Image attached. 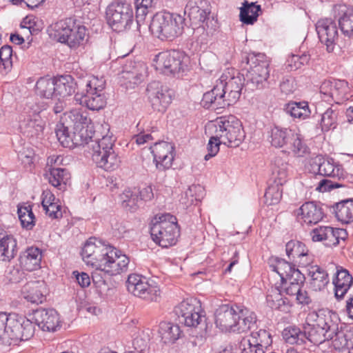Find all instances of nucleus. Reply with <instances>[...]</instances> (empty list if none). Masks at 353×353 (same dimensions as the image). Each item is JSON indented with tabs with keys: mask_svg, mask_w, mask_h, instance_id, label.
I'll return each instance as SVG.
<instances>
[{
	"mask_svg": "<svg viewBox=\"0 0 353 353\" xmlns=\"http://www.w3.org/2000/svg\"><path fill=\"white\" fill-rule=\"evenodd\" d=\"M268 134L269 141L274 148L290 150L298 157H303L309 152V148L303 141L301 136L291 129L275 125Z\"/></svg>",
	"mask_w": 353,
	"mask_h": 353,
	"instance_id": "423d86ee",
	"label": "nucleus"
},
{
	"mask_svg": "<svg viewBox=\"0 0 353 353\" xmlns=\"http://www.w3.org/2000/svg\"><path fill=\"white\" fill-rule=\"evenodd\" d=\"M335 216L342 223L353 222V199L341 201L335 204Z\"/></svg>",
	"mask_w": 353,
	"mask_h": 353,
	"instance_id": "ea45409f",
	"label": "nucleus"
},
{
	"mask_svg": "<svg viewBox=\"0 0 353 353\" xmlns=\"http://www.w3.org/2000/svg\"><path fill=\"white\" fill-rule=\"evenodd\" d=\"M238 316L239 318L236 319L233 332H245L256 327V314L243 305H241Z\"/></svg>",
	"mask_w": 353,
	"mask_h": 353,
	"instance_id": "c756f323",
	"label": "nucleus"
},
{
	"mask_svg": "<svg viewBox=\"0 0 353 353\" xmlns=\"http://www.w3.org/2000/svg\"><path fill=\"white\" fill-rule=\"evenodd\" d=\"M64 119L73 130L80 129L81 128H88L91 120L88 117L86 112H81L80 110H72L64 114Z\"/></svg>",
	"mask_w": 353,
	"mask_h": 353,
	"instance_id": "c9c22d12",
	"label": "nucleus"
},
{
	"mask_svg": "<svg viewBox=\"0 0 353 353\" xmlns=\"http://www.w3.org/2000/svg\"><path fill=\"white\" fill-rule=\"evenodd\" d=\"M174 312L188 327H195L205 320L200 303L196 299L183 301L175 307Z\"/></svg>",
	"mask_w": 353,
	"mask_h": 353,
	"instance_id": "ddd939ff",
	"label": "nucleus"
},
{
	"mask_svg": "<svg viewBox=\"0 0 353 353\" xmlns=\"http://www.w3.org/2000/svg\"><path fill=\"white\" fill-rule=\"evenodd\" d=\"M270 268L280 276L283 285L286 277L297 270L294 265H292L285 259L278 258L276 259V264L271 265Z\"/></svg>",
	"mask_w": 353,
	"mask_h": 353,
	"instance_id": "864d4df0",
	"label": "nucleus"
},
{
	"mask_svg": "<svg viewBox=\"0 0 353 353\" xmlns=\"http://www.w3.org/2000/svg\"><path fill=\"white\" fill-rule=\"evenodd\" d=\"M146 90L152 108L164 112L172 101V91L159 81L148 84Z\"/></svg>",
	"mask_w": 353,
	"mask_h": 353,
	"instance_id": "4468645a",
	"label": "nucleus"
},
{
	"mask_svg": "<svg viewBox=\"0 0 353 353\" xmlns=\"http://www.w3.org/2000/svg\"><path fill=\"white\" fill-rule=\"evenodd\" d=\"M108 247L109 245L104 244L96 238H90L86 241L81 250L83 259L99 267L105 254L108 253Z\"/></svg>",
	"mask_w": 353,
	"mask_h": 353,
	"instance_id": "aec40b11",
	"label": "nucleus"
},
{
	"mask_svg": "<svg viewBox=\"0 0 353 353\" xmlns=\"http://www.w3.org/2000/svg\"><path fill=\"white\" fill-rule=\"evenodd\" d=\"M258 1H244L240 8V21L245 24H253L261 11L260 6L256 5Z\"/></svg>",
	"mask_w": 353,
	"mask_h": 353,
	"instance_id": "a19ab883",
	"label": "nucleus"
},
{
	"mask_svg": "<svg viewBox=\"0 0 353 353\" xmlns=\"http://www.w3.org/2000/svg\"><path fill=\"white\" fill-rule=\"evenodd\" d=\"M17 241L12 235L5 234L0 239V260L10 261L17 254Z\"/></svg>",
	"mask_w": 353,
	"mask_h": 353,
	"instance_id": "f704fd0d",
	"label": "nucleus"
},
{
	"mask_svg": "<svg viewBox=\"0 0 353 353\" xmlns=\"http://www.w3.org/2000/svg\"><path fill=\"white\" fill-rule=\"evenodd\" d=\"M134 1V7L136 8V19L137 24L144 21L146 16L150 12H152V1H145L147 3H143L144 1Z\"/></svg>",
	"mask_w": 353,
	"mask_h": 353,
	"instance_id": "e2e57ef3",
	"label": "nucleus"
},
{
	"mask_svg": "<svg viewBox=\"0 0 353 353\" xmlns=\"http://www.w3.org/2000/svg\"><path fill=\"white\" fill-rule=\"evenodd\" d=\"M159 333L163 343H174L181 335V330L178 325L170 322H161L159 325Z\"/></svg>",
	"mask_w": 353,
	"mask_h": 353,
	"instance_id": "58836bf2",
	"label": "nucleus"
},
{
	"mask_svg": "<svg viewBox=\"0 0 353 353\" xmlns=\"http://www.w3.org/2000/svg\"><path fill=\"white\" fill-rule=\"evenodd\" d=\"M310 56L308 54L303 53L301 55L292 54L286 61L287 68L290 70H296L302 66L308 63Z\"/></svg>",
	"mask_w": 353,
	"mask_h": 353,
	"instance_id": "052dcab7",
	"label": "nucleus"
},
{
	"mask_svg": "<svg viewBox=\"0 0 353 353\" xmlns=\"http://www.w3.org/2000/svg\"><path fill=\"white\" fill-rule=\"evenodd\" d=\"M56 136L60 143L65 148H71L72 137L68 132V127L63 123L57 125Z\"/></svg>",
	"mask_w": 353,
	"mask_h": 353,
	"instance_id": "680f3d73",
	"label": "nucleus"
},
{
	"mask_svg": "<svg viewBox=\"0 0 353 353\" xmlns=\"http://www.w3.org/2000/svg\"><path fill=\"white\" fill-rule=\"evenodd\" d=\"M105 14L108 24L117 32L128 30L133 23V8L128 1H112Z\"/></svg>",
	"mask_w": 353,
	"mask_h": 353,
	"instance_id": "1a4fd4ad",
	"label": "nucleus"
},
{
	"mask_svg": "<svg viewBox=\"0 0 353 353\" xmlns=\"http://www.w3.org/2000/svg\"><path fill=\"white\" fill-rule=\"evenodd\" d=\"M183 54L178 50L161 52L153 59V65L157 71L166 75L183 71L186 64Z\"/></svg>",
	"mask_w": 353,
	"mask_h": 353,
	"instance_id": "9b49d317",
	"label": "nucleus"
},
{
	"mask_svg": "<svg viewBox=\"0 0 353 353\" xmlns=\"http://www.w3.org/2000/svg\"><path fill=\"white\" fill-rule=\"evenodd\" d=\"M333 12L341 32L348 37H353V7L340 3L334 6Z\"/></svg>",
	"mask_w": 353,
	"mask_h": 353,
	"instance_id": "4be33fe9",
	"label": "nucleus"
},
{
	"mask_svg": "<svg viewBox=\"0 0 353 353\" xmlns=\"http://www.w3.org/2000/svg\"><path fill=\"white\" fill-rule=\"evenodd\" d=\"M92 158L97 167L109 172L117 170L121 163L120 157L114 150L110 152H103L102 154L92 155Z\"/></svg>",
	"mask_w": 353,
	"mask_h": 353,
	"instance_id": "7c9ffc66",
	"label": "nucleus"
},
{
	"mask_svg": "<svg viewBox=\"0 0 353 353\" xmlns=\"http://www.w3.org/2000/svg\"><path fill=\"white\" fill-rule=\"evenodd\" d=\"M48 181L54 187L59 190L65 188V186L70 179V174L63 168H51L49 173L46 174Z\"/></svg>",
	"mask_w": 353,
	"mask_h": 353,
	"instance_id": "a18cd8bd",
	"label": "nucleus"
},
{
	"mask_svg": "<svg viewBox=\"0 0 353 353\" xmlns=\"http://www.w3.org/2000/svg\"><path fill=\"white\" fill-rule=\"evenodd\" d=\"M76 104L85 106L91 110H99L106 105V97L104 92H97L85 90V92L76 93L74 97Z\"/></svg>",
	"mask_w": 353,
	"mask_h": 353,
	"instance_id": "5701e85b",
	"label": "nucleus"
},
{
	"mask_svg": "<svg viewBox=\"0 0 353 353\" xmlns=\"http://www.w3.org/2000/svg\"><path fill=\"white\" fill-rule=\"evenodd\" d=\"M332 339H327V341L332 340V345L336 350H341L343 348H350L352 346L351 341L347 339V335L343 331H339L337 325L335 324L334 332L332 336Z\"/></svg>",
	"mask_w": 353,
	"mask_h": 353,
	"instance_id": "bf43d9fd",
	"label": "nucleus"
},
{
	"mask_svg": "<svg viewBox=\"0 0 353 353\" xmlns=\"http://www.w3.org/2000/svg\"><path fill=\"white\" fill-rule=\"evenodd\" d=\"M115 139L112 134H106L101 139H97L91 145L92 155L97 154H102L103 152H110L114 150Z\"/></svg>",
	"mask_w": 353,
	"mask_h": 353,
	"instance_id": "8fccbe9b",
	"label": "nucleus"
},
{
	"mask_svg": "<svg viewBox=\"0 0 353 353\" xmlns=\"http://www.w3.org/2000/svg\"><path fill=\"white\" fill-rule=\"evenodd\" d=\"M34 330L30 317L14 312H0V344L18 345L21 341L30 339Z\"/></svg>",
	"mask_w": 353,
	"mask_h": 353,
	"instance_id": "f03ea898",
	"label": "nucleus"
},
{
	"mask_svg": "<svg viewBox=\"0 0 353 353\" xmlns=\"http://www.w3.org/2000/svg\"><path fill=\"white\" fill-rule=\"evenodd\" d=\"M29 317L43 331L54 332L60 323L59 314L54 309L39 308Z\"/></svg>",
	"mask_w": 353,
	"mask_h": 353,
	"instance_id": "6ab92c4d",
	"label": "nucleus"
},
{
	"mask_svg": "<svg viewBox=\"0 0 353 353\" xmlns=\"http://www.w3.org/2000/svg\"><path fill=\"white\" fill-rule=\"evenodd\" d=\"M53 28L58 41L67 44L70 48L75 49L83 45L88 35L85 26L73 17L57 21Z\"/></svg>",
	"mask_w": 353,
	"mask_h": 353,
	"instance_id": "0eeeda50",
	"label": "nucleus"
},
{
	"mask_svg": "<svg viewBox=\"0 0 353 353\" xmlns=\"http://www.w3.org/2000/svg\"><path fill=\"white\" fill-rule=\"evenodd\" d=\"M149 343L150 336L144 332L137 336L132 342L134 349L138 352L137 353H145V350L149 347Z\"/></svg>",
	"mask_w": 353,
	"mask_h": 353,
	"instance_id": "338daca9",
	"label": "nucleus"
},
{
	"mask_svg": "<svg viewBox=\"0 0 353 353\" xmlns=\"http://www.w3.org/2000/svg\"><path fill=\"white\" fill-rule=\"evenodd\" d=\"M286 254L290 259L305 258L308 255V250L305 244L299 241H290L285 245Z\"/></svg>",
	"mask_w": 353,
	"mask_h": 353,
	"instance_id": "3c124183",
	"label": "nucleus"
},
{
	"mask_svg": "<svg viewBox=\"0 0 353 353\" xmlns=\"http://www.w3.org/2000/svg\"><path fill=\"white\" fill-rule=\"evenodd\" d=\"M54 79L56 97L64 98L71 95L79 85L69 74L60 76Z\"/></svg>",
	"mask_w": 353,
	"mask_h": 353,
	"instance_id": "72a5a7b5",
	"label": "nucleus"
},
{
	"mask_svg": "<svg viewBox=\"0 0 353 353\" xmlns=\"http://www.w3.org/2000/svg\"><path fill=\"white\" fill-rule=\"evenodd\" d=\"M289 164L282 157L276 156L272 163V172L275 182L284 184L287 181Z\"/></svg>",
	"mask_w": 353,
	"mask_h": 353,
	"instance_id": "e433bc0d",
	"label": "nucleus"
},
{
	"mask_svg": "<svg viewBox=\"0 0 353 353\" xmlns=\"http://www.w3.org/2000/svg\"><path fill=\"white\" fill-rule=\"evenodd\" d=\"M249 339L253 342V345L259 346L264 350L269 347L272 343L271 334L265 330L260 329L257 332H252Z\"/></svg>",
	"mask_w": 353,
	"mask_h": 353,
	"instance_id": "6e6d98bb",
	"label": "nucleus"
},
{
	"mask_svg": "<svg viewBox=\"0 0 353 353\" xmlns=\"http://www.w3.org/2000/svg\"><path fill=\"white\" fill-rule=\"evenodd\" d=\"M12 48L10 46L5 45L0 48V61L5 70H10L12 66Z\"/></svg>",
	"mask_w": 353,
	"mask_h": 353,
	"instance_id": "69168bd1",
	"label": "nucleus"
},
{
	"mask_svg": "<svg viewBox=\"0 0 353 353\" xmlns=\"http://www.w3.org/2000/svg\"><path fill=\"white\" fill-rule=\"evenodd\" d=\"M44 126L45 122L39 115L25 119L20 123L21 132L29 137H39L42 135Z\"/></svg>",
	"mask_w": 353,
	"mask_h": 353,
	"instance_id": "2f4dec72",
	"label": "nucleus"
},
{
	"mask_svg": "<svg viewBox=\"0 0 353 353\" xmlns=\"http://www.w3.org/2000/svg\"><path fill=\"white\" fill-rule=\"evenodd\" d=\"M315 26L320 41L326 46L328 52H332L338 39L336 23L330 18H325L319 19Z\"/></svg>",
	"mask_w": 353,
	"mask_h": 353,
	"instance_id": "dca6fc26",
	"label": "nucleus"
},
{
	"mask_svg": "<svg viewBox=\"0 0 353 353\" xmlns=\"http://www.w3.org/2000/svg\"><path fill=\"white\" fill-rule=\"evenodd\" d=\"M156 168L159 171H165L172 167L174 158V147L165 141L155 143L150 148Z\"/></svg>",
	"mask_w": 353,
	"mask_h": 353,
	"instance_id": "f3484780",
	"label": "nucleus"
},
{
	"mask_svg": "<svg viewBox=\"0 0 353 353\" xmlns=\"http://www.w3.org/2000/svg\"><path fill=\"white\" fill-rule=\"evenodd\" d=\"M285 112L293 118L305 119L311 114L308 103L306 101H292L285 105Z\"/></svg>",
	"mask_w": 353,
	"mask_h": 353,
	"instance_id": "79ce46f5",
	"label": "nucleus"
},
{
	"mask_svg": "<svg viewBox=\"0 0 353 353\" xmlns=\"http://www.w3.org/2000/svg\"><path fill=\"white\" fill-rule=\"evenodd\" d=\"M105 81L103 78L90 77L85 80V90L97 92H103Z\"/></svg>",
	"mask_w": 353,
	"mask_h": 353,
	"instance_id": "0e129e2a",
	"label": "nucleus"
},
{
	"mask_svg": "<svg viewBox=\"0 0 353 353\" xmlns=\"http://www.w3.org/2000/svg\"><path fill=\"white\" fill-rule=\"evenodd\" d=\"M94 141L92 140V137L88 134V128H81L73 131L71 147L84 144H90L91 145Z\"/></svg>",
	"mask_w": 353,
	"mask_h": 353,
	"instance_id": "13d9d810",
	"label": "nucleus"
},
{
	"mask_svg": "<svg viewBox=\"0 0 353 353\" xmlns=\"http://www.w3.org/2000/svg\"><path fill=\"white\" fill-rule=\"evenodd\" d=\"M241 353H265V350L259 346L253 345V342L248 337L241 339L239 343Z\"/></svg>",
	"mask_w": 353,
	"mask_h": 353,
	"instance_id": "774afa93",
	"label": "nucleus"
},
{
	"mask_svg": "<svg viewBox=\"0 0 353 353\" xmlns=\"http://www.w3.org/2000/svg\"><path fill=\"white\" fill-rule=\"evenodd\" d=\"M203 1H188L185 7L184 14L195 24L204 22L207 16L211 14V9L208 6H203Z\"/></svg>",
	"mask_w": 353,
	"mask_h": 353,
	"instance_id": "c85d7f7f",
	"label": "nucleus"
},
{
	"mask_svg": "<svg viewBox=\"0 0 353 353\" xmlns=\"http://www.w3.org/2000/svg\"><path fill=\"white\" fill-rule=\"evenodd\" d=\"M214 132L216 137L230 148L239 146L245 137L241 122L233 115L219 118Z\"/></svg>",
	"mask_w": 353,
	"mask_h": 353,
	"instance_id": "6e6552de",
	"label": "nucleus"
},
{
	"mask_svg": "<svg viewBox=\"0 0 353 353\" xmlns=\"http://www.w3.org/2000/svg\"><path fill=\"white\" fill-rule=\"evenodd\" d=\"M150 234L152 240L162 248L175 245L180 236L176 218L169 213L156 215L152 221Z\"/></svg>",
	"mask_w": 353,
	"mask_h": 353,
	"instance_id": "20e7f679",
	"label": "nucleus"
},
{
	"mask_svg": "<svg viewBox=\"0 0 353 353\" xmlns=\"http://www.w3.org/2000/svg\"><path fill=\"white\" fill-rule=\"evenodd\" d=\"M42 259V252L37 247L28 248L19 256L21 267L31 272L40 268Z\"/></svg>",
	"mask_w": 353,
	"mask_h": 353,
	"instance_id": "cd10ccee",
	"label": "nucleus"
},
{
	"mask_svg": "<svg viewBox=\"0 0 353 353\" xmlns=\"http://www.w3.org/2000/svg\"><path fill=\"white\" fill-rule=\"evenodd\" d=\"M283 339L290 344L302 345L306 341L304 325L303 330L296 326H289L282 332Z\"/></svg>",
	"mask_w": 353,
	"mask_h": 353,
	"instance_id": "49530a36",
	"label": "nucleus"
},
{
	"mask_svg": "<svg viewBox=\"0 0 353 353\" xmlns=\"http://www.w3.org/2000/svg\"><path fill=\"white\" fill-rule=\"evenodd\" d=\"M306 321L307 323L304 324L306 341L319 345L327 339H332L335 330V323H333L330 315L325 314L324 310L310 312Z\"/></svg>",
	"mask_w": 353,
	"mask_h": 353,
	"instance_id": "7ed1b4c3",
	"label": "nucleus"
},
{
	"mask_svg": "<svg viewBox=\"0 0 353 353\" xmlns=\"http://www.w3.org/2000/svg\"><path fill=\"white\" fill-rule=\"evenodd\" d=\"M310 166L314 173L331 177L333 179H341L343 176V169L339 165H335L333 159H326L317 155L310 161Z\"/></svg>",
	"mask_w": 353,
	"mask_h": 353,
	"instance_id": "a211bd4d",
	"label": "nucleus"
},
{
	"mask_svg": "<svg viewBox=\"0 0 353 353\" xmlns=\"http://www.w3.org/2000/svg\"><path fill=\"white\" fill-rule=\"evenodd\" d=\"M334 294L337 300L343 299L353 284V277L349 271L342 267H336V276L333 279Z\"/></svg>",
	"mask_w": 353,
	"mask_h": 353,
	"instance_id": "bb28decb",
	"label": "nucleus"
},
{
	"mask_svg": "<svg viewBox=\"0 0 353 353\" xmlns=\"http://www.w3.org/2000/svg\"><path fill=\"white\" fill-rule=\"evenodd\" d=\"M341 232L339 229L321 225L311 230L310 236L314 242H323L325 246L331 247L339 243V234Z\"/></svg>",
	"mask_w": 353,
	"mask_h": 353,
	"instance_id": "b1692460",
	"label": "nucleus"
},
{
	"mask_svg": "<svg viewBox=\"0 0 353 353\" xmlns=\"http://www.w3.org/2000/svg\"><path fill=\"white\" fill-rule=\"evenodd\" d=\"M266 301L268 306L272 309L282 312H287L289 310V300L283 297L281 291L277 288H272L268 290Z\"/></svg>",
	"mask_w": 353,
	"mask_h": 353,
	"instance_id": "4c0bfd02",
	"label": "nucleus"
},
{
	"mask_svg": "<svg viewBox=\"0 0 353 353\" xmlns=\"http://www.w3.org/2000/svg\"><path fill=\"white\" fill-rule=\"evenodd\" d=\"M243 62H245L247 70L261 74L262 77H269V61L263 53H250L246 55Z\"/></svg>",
	"mask_w": 353,
	"mask_h": 353,
	"instance_id": "a878e982",
	"label": "nucleus"
},
{
	"mask_svg": "<svg viewBox=\"0 0 353 353\" xmlns=\"http://www.w3.org/2000/svg\"><path fill=\"white\" fill-rule=\"evenodd\" d=\"M126 287L129 292L145 301L158 302L161 299L159 288L150 284L147 279L140 274H130L126 281Z\"/></svg>",
	"mask_w": 353,
	"mask_h": 353,
	"instance_id": "9d476101",
	"label": "nucleus"
},
{
	"mask_svg": "<svg viewBox=\"0 0 353 353\" xmlns=\"http://www.w3.org/2000/svg\"><path fill=\"white\" fill-rule=\"evenodd\" d=\"M46 287L43 281H34L26 283L21 289L23 297L32 303H42L45 300Z\"/></svg>",
	"mask_w": 353,
	"mask_h": 353,
	"instance_id": "393cba45",
	"label": "nucleus"
},
{
	"mask_svg": "<svg viewBox=\"0 0 353 353\" xmlns=\"http://www.w3.org/2000/svg\"><path fill=\"white\" fill-rule=\"evenodd\" d=\"M283 185L274 181V183L266 189L264 197L267 205H272L279 203L282 197Z\"/></svg>",
	"mask_w": 353,
	"mask_h": 353,
	"instance_id": "603ef678",
	"label": "nucleus"
},
{
	"mask_svg": "<svg viewBox=\"0 0 353 353\" xmlns=\"http://www.w3.org/2000/svg\"><path fill=\"white\" fill-rule=\"evenodd\" d=\"M121 205L125 209L131 212L135 211L139 206V189H125L120 195Z\"/></svg>",
	"mask_w": 353,
	"mask_h": 353,
	"instance_id": "c03bdc74",
	"label": "nucleus"
},
{
	"mask_svg": "<svg viewBox=\"0 0 353 353\" xmlns=\"http://www.w3.org/2000/svg\"><path fill=\"white\" fill-rule=\"evenodd\" d=\"M339 111L333 106L328 108L322 114L321 119V125L323 131H328L331 128H335Z\"/></svg>",
	"mask_w": 353,
	"mask_h": 353,
	"instance_id": "5fc2aeb1",
	"label": "nucleus"
},
{
	"mask_svg": "<svg viewBox=\"0 0 353 353\" xmlns=\"http://www.w3.org/2000/svg\"><path fill=\"white\" fill-rule=\"evenodd\" d=\"M54 81V78H40L35 86L37 94L46 99L56 97Z\"/></svg>",
	"mask_w": 353,
	"mask_h": 353,
	"instance_id": "37998d69",
	"label": "nucleus"
},
{
	"mask_svg": "<svg viewBox=\"0 0 353 353\" xmlns=\"http://www.w3.org/2000/svg\"><path fill=\"white\" fill-rule=\"evenodd\" d=\"M336 92L334 93V101L336 103H342L347 101L352 95L350 93L348 83L345 80L335 81Z\"/></svg>",
	"mask_w": 353,
	"mask_h": 353,
	"instance_id": "4d7b16f0",
	"label": "nucleus"
},
{
	"mask_svg": "<svg viewBox=\"0 0 353 353\" xmlns=\"http://www.w3.org/2000/svg\"><path fill=\"white\" fill-rule=\"evenodd\" d=\"M240 307L236 304L220 305L215 312L216 326L223 332H233L236 319L239 318Z\"/></svg>",
	"mask_w": 353,
	"mask_h": 353,
	"instance_id": "2eb2a0df",
	"label": "nucleus"
},
{
	"mask_svg": "<svg viewBox=\"0 0 353 353\" xmlns=\"http://www.w3.org/2000/svg\"><path fill=\"white\" fill-rule=\"evenodd\" d=\"M17 213L21 226L26 230H32L35 225V216L31 205H18Z\"/></svg>",
	"mask_w": 353,
	"mask_h": 353,
	"instance_id": "09e8293b",
	"label": "nucleus"
},
{
	"mask_svg": "<svg viewBox=\"0 0 353 353\" xmlns=\"http://www.w3.org/2000/svg\"><path fill=\"white\" fill-rule=\"evenodd\" d=\"M243 85L242 76L228 77L223 74L214 88L203 94V106L207 109L212 106L219 108L234 104L240 98Z\"/></svg>",
	"mask_w": 353,
	"mask_h": 353,
	"instance_id": "f257e3e1",
	"label": "nucleus"
},
{
	"mask_svg": "<svg viewBox=\"0 0 353 353\" xmlns=\"http://www.w3.org/2000/svg\"><path fill=\"white\" fill-rule=\"evenodd\" d=\"M307 274L311 278L310 286L314 291L323 290L329 283L328 274L317 265L310 266Z\"/></svg>",
	"mask_w": 353,
	"mask_h": 353,
	"instance_id": "473e14b6",
	"label": "nucleus"
},
{
	"mask_svg": "<svg viewBox=\"0 0 353 353\" xmlns=\"http://www.w3.org/2000/svg\"><path fill=\"white\" fill-rule=\"evenodd\" d=\"M242 77L244 82H245V88L252 91L265 88L267 85V80L268 78L266 77H262L261 74L249 70H247L245 77L244 74H243Z\"/></svg>",
	"mask_w": 353,
	"mask_h": 353,
	"instance_id": "de8ad7c7",
	"label": "nucleus"
},
{
	"mask_svg": "<svg viewBox=\"0 0 353 353\" xmlns=\"http://www.w3.org/2000/svg\"><path fill=\"white\" fill-rule=\"evenodd\" d=\"M99 268L110 276L117 275L128 269L130 259L116 248L109 245Z\"/></svg>",
	"mask_w": 353,
	"mask_h": 353,
	"instance_id": "f8f14e48",
	"label": "nucleus"
},
{
	"mask_svg": "<svg viewBox=\"0 0 353 353\" xmlns=\"http://www.w3.org/2000/svg\"><path fill=\"white\" fill-rule=\"evenodd\" d=\"M324 216L320 203L315 201L305 202L297 210V219L303 225H316Z\"/></svg>",
	"mask_w": 353,
	"mask_h": 353,
	"instance_id": "412c9836",
	"label": "nucleus"
},
{
	"mask_svg": "<svg viewBox=\"0 0 353 353\" xmlns=\"http://www.w3.org/2000/svg\"><path fill=\"white\" fill-rule=\"evenodd\" d=\"M185 19L179 14L158 12L154 14L149 28L161 41H172L182 34Z\"/></svg>",
	"mask_w": 353,
	"mask_h": 353,
	"instance_id": "39448f33",
	"label": "nucleus"
}]
</instances>
